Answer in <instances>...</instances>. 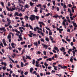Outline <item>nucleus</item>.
Instances as JSON below:
<instances>
[{"mask_svg":"<svg viewBox=\"0 0 77 77\" xmlns=\"http://www.w3.org/2000/svg\"><path fill=\"white\" fill-rule=\"evenodd\" d=\"M6 8L7 9L8 11H12L14 10H17V8L16 7H14V8H13L12 7H10V8H8V7L7 6L6 7Z\"/></svg>","mask_w":77,"mask_h":77,"instance_id":"1","label":"nucleus"},{"mask_svg":"<svg viewBox=\"0 0 77 77\" xmlns=\"http://www.w3.org/2000/svg\"><path fill=\"white\" fill-rule=\"evenodd\" d=\"M29 19L31 21L35 20L36 19H35V15H31V17H29Z\"/></svg>","mask_w":77,"mask_h":77,"instance_id":"2","label":"nucleus"},{"mask_svg":"<svg viewBox=\"0 0 77 77\" xmlns=\"http://www.w3.org/2000/svg\"><path fill=\"white\" fill-rule=\"evenodd\" d=\"M11 38H12L11 35V34H9L7 36V39H9V42H11Z\"/></svg>","mask_w":77,"mask_h":77,"instance_id":"3","label":"nucleus"},{"mask_svg":"<svg viewBox=\"0 0 77 77\" xmlns=\"http://www.w3.org/2000/svg\"><path fill=\"white\" fill-rule=\"evenodd\" d=\"M2 42L4 44V45H5V46H6L7 45V44H6V41H5V38H4L2 40Z\"/></svg>","mask_w":77,"mask_h":77,"instance_id":"4","label":"nucleus"},{"mask_svg":"<svg viewBox=\"0 0 77 77\" xmlns=\"http://www.w3.org/2000/svg\"><path fill=\"white\" fill-rule=\"evenodd\" d=\"M36 29L38 30H41V31H42V29H41V28H40L38 27H36V28H35L34 29V31H36Z\"/></svg>","mask_w":77,"mask_h":77,"instance_id":"5","label":"nucleus"},{"mask_svg":"<svg viewBox=\"0 0 77 77\" xmlns=\"http://www.w3.org/2000/svg\"><path fill=\"white\" fill-rule=\"evenodd\" d=\"M67 21V20H66V19H64L63 20V23H62L63 26H66V25H65V23H66V22Z\"/></svg>","mask_w":77,"mask_h":77,"instance_id":"6","label":"nucleus"},{"mask_svg":"<svg viewBox=\"0 0 77 77\" xmlns=\"http://www.w3.org/2000/svg\"><path fill=\"white\" fill-rule=\"evenodd\" d=\"M5 29V27L2 28H1V29H0V30H1V31H2V30H3V32H6V29Z\"/></svg>","mask_w":77,"mask_h":77,"instance_id":"7","label":"nucleus"},{"mask_svg":"<svg viewBox=\"0 0 77 77\" xmlns=\"http://www.w3.org/2000/svg\"><path fill=\"white\" fill-rule=\"evenodd\" d=\"M38 24H40L41 25V24H42L43 26H45V24L44 23V22H41V21L38 22Z\"/></svg>","mask_w":77,"mask_h":77,"instance_id":"8","label":"nucleus"},{"mask_svg":"<svg viewBox=\"0 0 77 77\" xmlns=\"http://www.w3.org/2000/svg\"><path fill=\"white\" fill-rule=\"evenodd\" d=\"M48 47V45L45 44L43 45V48H45V49H47Z\"/></svg>","mask_w":77,"mask_h":77,"instance_id":"9","label":"nucleus"},{"mask_svg":"<svg viewBox=\"0 0 77 77\" xmlns=\"http://www.w3.org/2000/svg\"><path fill=\"white\" fill-rule=\"evenodd\" d=\"M61 51H63V52H65V48L63 47L62 48H60Z\"/></svg>","mask_w":77,"mask_h":77,"instance_id":"10","label":"nucleus"},{"mask_svg":"<svg viewBox=\"0 0 77 77\" xmlns=\"http://www.w3.org/2000/svg\"><path fill=\"white\" fill-rule=\"evenodd\" d=\"M14 15V16H16V15L17 16H19V14L18 13V12H16L15 13Z\"/></svg>","mask_w":77,"mask_h":77,"instance_id":"11","label":"nucleus"},{"mask_svg":"<svg viewBox=\"0 0 77 77\" xmlns=\"http://www.w3.org/2000/svg\"><path fill=\"white\" fill-rule=\"evenodd\" d=\"M75 49V47L73 46L72 49V50H73V51H74L75 50V52H76V51H77V50Z\"/></svg>","mask_w":77,"mask_h":77,"instance_id":"12","label":"nucleus"},{"mask_svg":"<svg viewBox=\"0 0 77 77\" xmlns=\"http://www.w3.org/2000/svg\"><path fill=\"white\" fill-rule=\"evenodd\" d=\"M34 45H35L36 46L37 48H38V42H35L33 43Z\"/></svg>","mask_w":77,"mask_h":77,"instance_id":"13","label":"nucleus"},{"mask_svg":"<svg viewBox=\"0 0 77 77\" xmlns=\"http://www.w3.org/2000/svg\"><path fill=\"white\" fill-rule=\"evenodd\" d=\"M52 34L53 33H52V32H51V30H50L49 31V35H52Z\"/></svg>","mask_w":77,"mask_h":77,"instance_id":"14","label":"nucleus"},{"mask_svg":"<svg viewBox=\"0 0 77 77\" xmlns=\"http://www.w3.org/2000/svg\"><path fill=\"white\" fill-rule=\"evenodd\" d=\"M20 11H22L23 12H24L25 10H24V9L23 7L20 8Z\"/></svg>","mask_w":77,"mask_h":77,"instance_id":"15","label":"nucleus"},{"mask_svg":"<svg viewBox=\"0 0 77 77\" xmlns=\"http://www.w3.org/2000/svg\"><path fill=\"white\" fill-rule=\"evenodd\" d=\"M18 0L19 2L20 3H22V4H24V2L22 1V0Z\"/></svg>","mask_w":77,"mask_h":77,"instance_id":"16","label":"nucleus"},{"mask_svg":"<svg viewBox=\"0 0 77 77\" xmlns=\"http://www.w3.org/2000/svg\"><path fill=\"white\" fill-rule=\"evenodd\" d=\"M48 60H49V61H51V60H52V59H51V58H49L48 59H47V61H48Z\"/></svg>","mask_w":77,"mask_h":77,"instance_id":"17","label":"nucleus"},{"mask_svg":"<svg viewBox=\"0 0 77 77\" xmlns=\"http://www.w3.org/2000/svg\"><path fill=\"white\" fill-rule=\"evenodd\" d=\"M70 51H72V50L71 49H69V51H68V53H69V54H70Z\"/></svg>","mask_w":77,"mask_h":77,"instance_id":"18","label":"nucleus"},{"mask_svg":"<svg viewBox=\"0 0 77 77\" xmlns=\"http://www.w3.org/2000/svg\"><path fill=\"white\" fill-rule=\"evenodd\" d=\"M46 41L48 42H49V38L48 37H46L45 39Z\"/></svg>","mask_w":77,"mask_h":77,"instance_id":"19","label":"nucleus"},{"mask_svg":"<svg viewBox=\"0 0 77 77\" xmlns=\"http://www.w3.org/2000/svg\"><path fill=\"white\" fill-rule=\"evenodd\" d=\"M26 57H27L28 59H30V60H31V59H32V58H31L30 57V56H29L26 55Z\"/></svg>","mask_w":77,"mask_h":77,"instance_id":"20","label":"nucleus"},{"mask_svg":"<svg viewBox=\"0 0 77 77\" xmlns=\"http://www.w3.org/2000/svg\"><path fill=\"white\" fill-rule=\"evenodd\" d=\"M33 68H31L30 69V72H32V71H33Z\"/></svg>","mask_w":77,"mask_h":77,"instance_id":"21","label":"nucleus"},{"mask_svg":"<svg viewBox=\"0 0 77 77\" xmlns=\"http://www.w3.org/2000/svg\"><path fill=\"white\" fill-rule=\"evenodd\" d=\"M35 10H34V11L35 12H38V9L36 8V7H35Z\"/></svg>","mask_w":77,"mask_h":77,"instance_id":"22","label":"nucleus"},{"mask_svg":"<svg viewBox=\"0 0 77 77\" xmlns=\"http://www.w3.org/2000/svg\"><path fill=\"white\" fill-rule=\"evenodd\" d=\"M24 18L25 20H26V19L29 18V17L27 16H26L24 17Z\"/></svg>","mask_w":77,"mask_h":77,"instance_id":"23","label":"nucleus"},{"mask_svg":"<svg viewBox=\"0 0 77 77\" xmlns=\"http://www.w3.org/2000/svg\"><path fill=\"white\" fill-rule=\"evenodd\" d=\"M19 38L20 39V40H22L23 39V38L21 37V35H19Z\"/></svg>","mask_w":77,"mask_h":77,"instance_id":"24","label":"nucleus"},{"mask_svg":"<svg viewBox=\"0 0 77 77\" xmlns=\"http://www.w3.org/2000/svg\"><path fill=\"white\" fill-rule=\"evenodd\" d=\"M15 31L17 33H20V31H18V30L16 29L15 30Z\"/></svg>","mask_w":77,"mask_h":77,"instance_id":"25","label":"nucleus"},{"mask_svg":"<svg viewBox=\"0 0 77 77\" xmlns=\"http://www.w3.org/2000/svg\"><path fill=\"white\" fill-rule=\"evenodd\" d=\"M20 65L21 67H23L24 66V63H23L21 62Z\"/></svg>","mask_w":77,"mask_h":77,"instance_id":"26","label":"nucleus"},{"mask_svg":"<svg viewBox=\"0 0 77 77\" xmlns=\"http://www.w3.org/2000/svg\"><path fill=\"white\" fill-rule=\"evenodd\" d=\"M29 4L31 6H32L33 5H34V3H32V2H30Z\"/></svg>","mask_w":77,"mask_h":77,"instance_id":"27","label":"nucleus"},{"mask_svg":"<svg viewBox=\"0 0 77 77\" xmlns=\"http://www.w3.org/2000/svg\"><path fill=\"white\" fill-rule=\"evenodd\" d=\"M25 57H23V60L24 62H26V60L25 59V58H24Z\"/></svg>","mask_w":77,"mask_h":77,"instance_id":"28","label":"nucleus"},{"mask_svg":"<svg viewBox=\"0 0 77 77\" xmlns=\"http://www.w3.org/2000/svg\"><path fill=\"white\" fill-rule=\"evenodd\" d=\"M35 60H32V64H33V65H35Z\"/></svg>","mask_w":77,"mask_h":77,"instance_id":"29","label":"nucleus"},{"mask_svg":"<svg viewBox=\"0 0 77 77\" xmlns=\"http://www.w3.org/2000/svg\"><path fill=\"white\" fill-rule=\"evenodd\" d=\"M25 51H24V49H23L22 51V53L21 54V55L22 54H23V53H24Z\"/></svg>","mask_w":77,"mask_h":77,"instance_id":"30","label":"nucleus"},{"mask_svg":"<svg viewBox=\"0 0 77 77\" xmlns=\"http://www.w3.org/2000/svg\"><path fill=\"white\" fill-rule=\"evenodd\" d=\"M61 68H63V69H65V68H67V67L66 66H63V67L61 66Z\"/></svg>","mask_w":77,"mask_h":77,"instance_id":"31","label":"nucleus"},{"mask_svg":"<svg viewBox=\"0 0 77 77\" xmlns=\"http://www.w3.org/2000/svg\"><path fill=\"white\" fill-rule=\"evenodd\" d=\"M7 21L8 23L11 22V20H9V18H7Z\"/></svg>","mask_w":77,"mask_h":77,"instance_id":"32","label":"nucleus"},{"mask_svg":"<svg viewBox=\"0 0 77 77\" xmlns=\"http://www.w3.org/2000/svg\"><path fill=\"white\" fill-rule=\"evenodd\" d=\"M73 25L74 26V27H77V25H76V23H74L73 24Z\"/></svg>","mask_w":77,"mask_h":77,"instance_id":"33","label":"nucleus"},{"mask_svg":"<svg viewBox=\"0 0 77 77\" xmlns=\"http://www.w3.org/2000/svg\"><path fill=\"white\" fill-rule=\"evenodd\" d=\"M66 39L67 41H68V42H70V39H68V38H66Z\"/></svg>","mask_w":77,"mask_h":77,"instance_id":"34","label":"nucleus"},{"mask_svg":"<svg viewBox=\"0 0 77 77\" xmlns=\"http://www.w3.org/2000/svg\"><path fill=\"white\" fill-rule=\"evenodd\" d=\"M29 6L28 5L26 4L25 5V8H29Z\"/></svg>","mask_w":77,"mask_h":77,"instance_id":"35","label":"nucleus"},{"mask_svg":"<svg viewBox=\"0 0 77 77\" xmlns=\"http://www.w3.org/2000/svg\"><path fill=\"white\" fill-rule=\"evenodd\" d=\"M72 60H73V59H72V57H71L70 58V61H71V62L72 63V62H73V61H72Z\"/></svg>","mask_w":77,"mask_h":77,"instance_id":"36","label":"nucleus"},{"mask_svg":"<svg viewBox=\"0 0 77 77\" xmlns=\"http://www.w3.org/2000/svg\"><path fill=\"white\" fill-rule=\"evenodd\" d=\"M3 69L4 70H6V67L4 66L3 67Z\"/></svg>","mask_w":77,"mask_h":77,"instance_id":"37","label":"nucleus"},{"mask_svg":"<svg viewBox=\"0 0 77 77\" xmlns=\"http://www.w3.org/2000/svg\"><path fill=\"white\" fill-rule=\"evenodd\" d=\"M29 27L31 29H32V30H33V27H32V26H31L30 25H29Z\"/></svg>","mask_w":77,"mask_h":77,"instance_id":"38","label":"nucleus"},{"mask_svg":"<svg viewBox=\"0 0 77 77\" xmlns=\"http://www.w3.org/2000/svg\"><path fill=\"white\" fill-rule=\"evenodd\" d=\"M42 58H40L39 59H38L37 60L38 62H39L40 60H42Z\"/></svg>","mask_w":77,"mask_h":77,"instance_id":"39","label":"nucleus"},{"mask_svg":"<svg viewBox=\"0 0 77 77\" xmlns=\"http://www.w3.org/2000/svg\"><path fill=\"white\" fill-rule=\"evenodd\" d=\"M43 53L44 55H46V54H47V53H46V51H43Z\"/></svg>","mask_w":77,"mask_h":77,"instance_id":"40","label":"nucleus"},{"mask_svg":"<svg viewBox=\"0 0 77 77\" xmlns=\"http://www.w3.org/2000/svg\"><path fill=\"white\" fill-rule=\"evenodd\" d=\"M53 3L54 5V6H55V5H56V3H55V1H53Z\"/></svg>","mask_w":77,"mask_h":77,"instance_id":"41","label":"nucleus"},{"mask_svg":"<svg viewBox=\"0 0 77 77\" xmlns=\"http://www.w3.org/2000/svg\"><path fill=\"white\" fill-rule=\"evenodd\" d=\"M54 48L55 50H58V48H57V47H55Z\"/></svg>","mask_w":77,"mask_h":77,"instance_id":"42","label":"nucleus"},{"mask_svg":"<svg viewBox=\"0 0 77 77\" xmlns=\"http://www.w3.org/2000/svg\"><path fill=\"white\" fill-rule=\"evenodd\" d=\"M25 27H29V24H28V23H26Z\"/></svg>","mask_w":77,"mask_h":77,"instance_id":"43","label":"nucleus"},{"mask_svg":"<svg viewBox=\"0 0 77 77\" xmlns=\"http://www.w3.org/2000/svg\"><path fill=\"white\" fill-rule=\"evenodd\" d=\"M17 49H18V50H19L20 51H21V49H22V48H17Z\"/></svg>","mask_w":77,"mask_h":77,"instance_id":"44","label":"nucleus"},{"mask_svg":"<svg viewBox=\"0 0 77 77\" xmlns=\"http://www.w3.org/2000/svg\"><path fill=\"white\" fill-rule=\"evenodd\" d=\"M45 28L47 30H49V31H50V28H48L47 27H46Z\"/></svg>","mask_w":77,"mask_h":77,"instance_id":"45","label":"nucleus"},{"mask_svg":"<svg viewBox=\"0 0 77 77\" xmlns=\"http://www.w3.org/2000/svg\"><path fill=\"white\" fill-rule=\"evenodd\" d=\"M28 73H29V72H26L24 73V74L25 75H27V74H28Z\"/></svg>","mask_w":77,"mask_h":77,"instance_id":"46","label":"nucleus"},{"mask_svg":"<svg viewBox=\"0 0 77 77\" xmlns=\"http://www.w3.org/2000/svg\"><path fill=\"white\" fill-rule=\"evenodd\" d=\"M20 44H22V45H23V44H25V42H21Z\"/></svg>","mask_w":77,"mask_h":77,"instance_id":"47","label":"nucleus"},{"mask_svg":"<svg viewBox=\"0 0 77 77\" xmlns=\"http://www.w3.org/2000/svg\"><path fill=\"white\" fill-rule=\"evenodd\" d=\"M22 16H23V14L21 13H20L19 15V17H22Z\"/></svg>","mask_w":77,"mask_h":77,"instance_id":"48","label":"nucleus"},{"mask_svg":"<svg viewBox=\"0 0 77 77\" xmlns=\"http://www.w3.org/2000/svg\"><path fill=\"white\" fill-rule=\"evenodd\" d=\"M40 41H42V42H44V40L42 38L40 39Z\"/></svg>","mask_w":77,"mask_h":77,"instance_id":"49","label":"nucleus"},{"mask_svg":"<svg viewBox=\"0 0 77 77\" xmlns=\"http://www.w3.org/2000/svg\"><path fill=\"white\" fill-rule=\"evenodd\" d=\"M49 15H50V13H48V14H46V16H47V17H48V16H49Z\"/></svg>","mask_w":77,"mask_h":77,"instance_id":"50","label":"nucleus"},{"mask_svg":"<svg viewBox=\"0 0 77 77\" xmlns=\"http://www.w3.org/2000/svg\"><path fill=\"white\" fill-rule=\"evenodd\" d=\"M8 48H9V50H12V47L11 46H9Z\"/></svg>","mask_w":77,"mask_h":77,"instance_id":"51","label":"nucleus"},{"mask_svg":"<svg viewBox=\"0 0 77 77\" xmlns=\"http://www.w3.org/2000/svg\"><path fill=\"white\" fill-rule=\"evenodd\" d=\"M57 67L56 66L55 67H54V69L55 70V71H57Z\"/></svg>","mask_w":77,"mask_h":77,"instance_id":"52","label":"nucleus"},{"mask_svg":"<svg viewBox=\"0 0 77 77\" xmlns=\"http://www.w3.org/2000/svg\"><path fill=\"white\" fill-rule=\"evenodd\" d=\"M0 16L2 17V18H4V16L2 14L0 15Z\"/></svg>","mask_w":77,"mask_h":77,"instance_id":"53","label":"nucleus"},{"mask_svg":"<svg viewBox=\"0 0 77 77\" xmlns=\"http://www.w3.org/2000/svg\"><path fill=\"white\" fill-rule=\"evenodd\" d=\"M53 17H54L55 18H57V16L54 15L53 16Z\"/></svg>","mask_w":77,"mask_h":77,"instance_id":"54","label":"nucleus"},{"mask_svg":"<svg viewBox=\"0 0 77 77\" xmlns=\"http://www.w3.org/2000/svg\"><path fill=\"white\" fill-rule=\"evenodd\" d=\"M69 8H71L72 7V5H71V4H69Z\"/></svg>","mask_w":77,"mask_h":77,"instance_id":"55","label":"nucleus"},{"mask_svg":"<svg viewBox=\"0 0 77 77\" xmlns=\"http://www.w3.org/2000/svg\"><path fill=\"white\" fill-rule=\"evenodd\" d=\"M37 54H41V52L40 51H38L37 52Z\"/></svg>","mask_w":77,"mask_h":77,"instance_id":"56","label":"nucleus"},{"mask_svg":"<svg viewBox=\"0 0 77 77\" xmlns=\"http://www.w3.org/2000/svg\"><path fill=\"white\" fill-rule=\"evenodd\" d=\"M74 5H73L72 6L73 7H72V8L73 9H74V8H76V6H74Z\"/></svg>","mask_w":77,"mask_h":77,"instance_id":"57","label":"nucleus"},{"mask_svg":"<svg viewBox=\"0 0 77 77\" xmlns=\"http://www.w3.org/2000/svg\"><path fill=\"white\" fill-rule=\"evenodd\" d=\"M44 65H45V66H48V64H47V63H45V64H44Z\"/></svg>","mask_w":77,"mask_h":77,"instance_id":"58","label":"nucleus"},{"mask_svg":"<svg viewBox=\"0 0 77 77\" xmlns=\"http://www.w3.org/2000/svg\"><path fill=\"white\" fill-rule=\"evenodd\" d=\"M38 45H39L41 44V43L40 42V40L38 41Z\"/></svg>","mask_w":77,"mask_h":77,"instance_id":"59","label":"nucleus"},{"mask_svg":"<svg viewBox=\"0 0 77 77\" xmlns=\"http://www.w3.org/2000/svg\"><path fill=\"white\" fill-rule=\"evenodd\" d=\"M11 22H8L7 24L9 26H10V25H11Z\"/></svg>","mask_w":77,"mask_h":77,"instance_id":"60","label":"nucleus"},{"mask_svg":"<svg viewBox=\"0 0 77 77\" xmlns=\"http://www.w3.org/2000/svg\"><path fill=\"white\" fill-rule=\"evenodd\" d=\"M4 15H6V12L5 11H4Z\"/></svg>","mask_w":77,"mask_h":77,"instance_id":"61","label":"nucleus"},{"mask_svg":"<svg viewBox=\"0 0 77 77\" xmlns=\"http://www.w3.org/2000/svg\"><path fill=\"white\" fill-rule=\"evenodd\" d=\"M8 6H11V3L10 2H8Z\"/></svg>","mask_w":77,"mask_h":77,"instance_id":"62","label":"nucleus"},{"mask_svg":"<svg viewBox=\"0 0 77 77\" xmlns=\"http://www.w3.org/2000/svg\"><path fill=\"white\" fill-rule=\"evenodd\" d=\"M42 6L44 8H46V6L45 5H43Z\"/></svg>","mask_w":77,"mask_h":77,"instance_id":"63","label":"nucleus"},{"mask_svg":"<svg viewBox=\"0 0 77 77\" xmlns=\"http://www.w3.org/2000/svg\"><path fill=\"white\" fill-rule=\"evenodd\" d=\"M20 77H25V76L24 75H22V76H20Z\"/></svg>","mask_w":77,"mask_h":77,"instance_id":"64","label":"nucleus"}]
</instances>
